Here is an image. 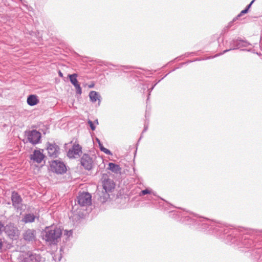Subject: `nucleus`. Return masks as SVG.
<instances>
[{
	"label": "nucleus",
	"instance_id": "obj_1",
	"mask_svg": "<svg viewBox=\"0 0 262 262\" xmlns=\"http://www.w3.org/2000/svg\"><path fill=\"white\" fill-rule=\"evenodd\" d=\"M178 215L183 219V222L187 224L200 225L202 229L211 230L213 232L216 233L219 236H221L222 233L224 235H227L226 239L228 242L236 244L241 247L250 248L254 245L252 235L248 234L247 232L246 233L245 230L233 228L208 219L199 216L191 212L186 215V213L183 212L179 213Z\"/></svg>",
	"mask_w": 262,
	"mask_h": 262
},
{
	"label": "nucleus",
	"instance_id": "obj_2",
	"mask_svg": "<svg viewBox=\"0 0 262 262\" xmlns=\"http://www.w3.org/2000/svg\"><path fill=\"white\" fill-rule=\"evenodd\" d=\"M62 234V229L55 225L46 227L42 232V239L49 245H57Z\"/></svg>",
	"mask_w": 262,
	"mask_h": 262
},
{
	"label": "nucleus",
	"instance_id": "obj_3",
	"mask_svg": "<svg viewBox=\"0 0 262 262\" xmlns=\"http://www.w3.org/2000/svg\"><path fill=\"white\" fill-rule=\"evenodd\" d=\"M250 45V43L247 40L242 39L240 37L229 39L227 40L225 43V47L228 48L223 51V53H225L232 50L239 49L243 47H247Z\"/></svg>",
	"mask_w": 262,
	"mask_h": 262
},
{
	"label": "nucleus",
	"instance_id": "obj_4",
	"mask_svg": "<svg viewBox=\"0 0 262 262\" xmlns=\"http://www.w3.org/2000/svg\"><path fill=\"white\" fill-rule=\"evenodd\" d=\"M50 167L53 172L58 174H63L67 171V167L64 163L57 160L51 162Z\"/></svg>",
	"mask_w": 262,
	"mask_h": 262
},
{
	"label": "nucleus",
	"instance_id": "obj_5",
	"mask_svg": "<svg viewBox=\"0 0 262 262\" xmlns=\"http://www.w3.org/2000/svg\"><path fill=\"white\" fill-rule=\"evenodd\" d=\"M11 199L13 207L17 210H21L23 199L20 195L16 191H13L12 192Z\"/></svg>",
	"mask_w": 262,
	"mask_h": 262
},
{
	"label": "nucleus",
	"instance_id": "obj_6",
	"mask_svg": "<svg viewBox=\"0 0 262 262\" xmlns=\"http://www.w3.org/2000/svg\"><path fill=\"white\" fill-rule=\"evenodd\" d=\"M91 198L90 193L83 192L79 193L77 196V202L81 206H87L91 204Z\"/></svg>",
	"mask_w": 262,
	"mask_h": 262
},
{
	"label": "nucleus",
	"instance_id": "obj_7",
	"mask_svg": "<svg viewBox=\"0 0 262 262\" xmlns=\"http://www.w3.org/2000/svg\"><path fill=\"white\" fill-rule=\"evenodd\" d=\"M48 156L51 158H57L60 154L59 146L54 143H48L47 146Z\"/></svg>",
	"mask_w": 262,
	"mask_h": 262
},
{
	"label": "nucleus",
	"instance_id": "obj_8",
	"mask_svg": "<svg viewBox=\"0 0 262 262\" xmlns=\"http://www.w3.org/2000/svg\"><path fill=\"white\" fill-rule=\"evenodd\" d=\"M93 162V158L87 154H83L80 159L81 165L85 169L88 170H90L92 168Z\"/></svg>",
	"mask_w": 262,
	"mask_h": 262
},
{
	"label": "nucleus",
	"instance_id": "obj_9",
	"mask_svg": "<svg viewBox=\"0 0 262 262\" xmlns=\"http://www.w3.org/2000/svg\"><path fill=\"white\" fill-rule=\"evenodd\" d=\"M41 134L38 131L33 129L28 134V140L32 144H36L40 141Z\"/></svg>",
	"mask_w": 262,
	"mask_h": 262
},
{
	"label": "nucleus",
	"instance_id": "obj_10",
	"mask_svg": "<svg viewBox=\"0 0 262 262\" xmlns=\"http://www.w3.org/2000/svg\"><path fill=\"white\" fill-rule=\"evenodd\" d=\"M23 236L27 243H33L36 240V231L34 229H28L23 233Z\"/></svg>",
	"mask_w": 262,
	"mask_h": 262
},
{
	"label": "nucleus",
	"instance_id": "obj_11",
	"mask_svg": "<svg viewBox=\"0 0 262 262\" xmlns=\"http://www.w3.org/2000/svg\"><path fill=\"white\" fill-rule=\"evenodd\" d=\"M82 153V147L78 144H74L72 148L70 149L67 156L70 158H75Z\"/></svg>",
	"mask_w": 262,
	"mask_h": 262
},
{
	"label": "nucleus",
	"instance_id": "obj_12",
	"mask_svg": "<svg viewBox=\"0 0 262 262\" xmlns=\"http://www.w3.org/2000/svg\"><path fill=\"white\" fill-rule=\"evenodd\" d=\"M40 256L31 251H28L20 262H38Z\"/></svg>",
	"mask_w": 262,
	"mask_h": 262
},
{
	"label": "nucleus",
	"instance_id": "obj_13",
	"mask_svg": "<svg viewBox=\"0 0 262 262\" xmlns=\"http://www.w3.org/2000/svg\"><path fill=\"white\" fill-rule=\"evenodd\" d=\"M45 158L44 155L40 150H34L30 155V159L34 162L40 163Z\"/></svg>",
	"mask_w": 262,
	"mask_h": 262
},
{
	"label": "nucleus",
	"instance_id": "obj_14",
	"mask_svg": "<svg viewBox=\"0 0 262 262\" xmlns=\"http://www.w3.org/2000/svg\"><path fill=\"white\" fill-rule=\"evenodd\" d=\"M5 232L11 238H13L17 235L18 230L14 226L10 225H7L5 227Z\"/></svg>",
	"mask_w": 262,
	"mask_h": 262
},
{
	"label": "nucleus",
	"instance_id": "obj_15",
	"mask_svg": "<svg viewBox=\"0 0 262 262\" xmlns=\"http://www.w3.org/2000/svg\"><path fill=\"white\" fill-rule=\"evenodd\" d=\"M115 187L113 181L110 179H105L103 181V188L105 191L110 192Z\"/></svg>",
	"mask_w": 262,
	"mask_h": 262
},
{
	"label": "nucleus",
	"instance_id": "obj_16",
	"mask_svg": "<svg viewBox=\"0 0 262 262\" xmlns=\"http://www.w3.org/2000/svg\"><path fill=\"white\" fill-rule=\"evenodd\" d=\"M27 101L29 105L34 106L39 102V100L36 95H31L28 96Z\"/></svg>",
	"mask_w": 262,
	"mask_h": 262
},
{
	"label": "nucleus",
	"instance_id": "obj_17",
	"mask_svg": "<svg viewBox=\"0 0 262 262\" xmlns=\"http://www.w3.org/2000/svg\"><path fill=\"white\" fill-rule=\"evenodd\" d=\"M90 100L92 102H95L97 100L99 101V104L100 102V96L98 92L96 91H91L89 93Z\"/></svg>",
	"mask_w": 262,
	"mask_h": 262
},
{
	"label": "nucleus",
	"instance_id": "obj_18",
	"mask_svg": "<svg viewBox=\"0 0 262 262\" xmlns=\"http://www.w3.org/2000/svg\"><path fill=\"white\" fill-rule=\"evenodd\" d=\"M36 216L32 213L26 214L24 215L21 221L25 223H32L34 222Z\"/></svg>",
	"mask_w": 262,
	"mask_h": 262
},
{
	"label": "nucleus",
	"instance_id": "obj_19",
	"mask_svg": "<svg viewBox=\"0 0 262 262\" xmlns=\"http://www.w3.org/2000/svg\"><path fill=\"white\" fill-rule=\"evenodd\" d=\"M108 191H102L99 194V198L98 199L100 202L102 203L105 202L109 198L110 195L108 194Z\"/></svg>",
	"mask_w": 262,
	"mask_h": 262
},
{
	"label": "nucleus",
	"instance_id": "obj_20",
	"mask_svg": "<svg viewBox=\"0 0 262 262\" xmlns=\"http://www.w3.org/2000/svg\"><path fill=\"white\" fill-rule=\"evenodd\" d=\"M110 170L112 171L115 172V173H118L120 171L121 168L120 166L113 163H110L108 164V168Z\"/></svg>",
	"mask_w": 262,
	"mask_h": 262
},
{
	"label": "nucleus",
	"instance_id": "obj_21",
	"mask_svg": "<svg viewBox=\"0 0 262 262\" xmlns=\"http://www.w3.org/2000/svg\"><path fill=\"white\" fill-rule=\"evenodd\" d=\"M146 194H149V195H153L154 196H156V194L155 192L152 191L151 189H149L148 188L145 189L144 190H143L141 191V192L139 193V195L140 196H142L143 195H145Z\"/></svg>",
	"mask_w": 262,
	"mask_h": 262
},
{
	"label": "nucleus",
	"instance_id": "obj_22",
	"mask_svg": "<svg viewBox=\"0 0 262 262\" xmlns=\"http://www.w3.org/2000/svg\"><path fill=\"white\" fill-rule=\"evenodd\" d=\"M68 76L70 82L73 85L78 83V81L77 79V77L78 76V75L77 74L74 73L71 75H69Z\"/></svg>",
	"mask_w": 262,
	"mask_h": 262
},
{
	"label": "nucleus",
	"instance_id": "obj_23",
	"mask_svg": "<svg viewBox=\"0 0 262 262\" xmlns=\"http://www.w3.org/2000/svg\"><path fill=\"white\" fill-rule=\"evenodd\" d=\"M74 86L75 88L76 93L78 95H81L82 93V89L79 83L75 84Z\"/></svg>",
	"mask_w": 262,
	"mask_h": 262
},
{
	"label": "nucleus",
	"instance_id": "obj_24",
	"mask_svg": "<svg viewBox=\"0 0 262 262\" xmlns=\"http://www.w3.org/2000/svg\"><path fill=\"white\" fill-rule=\"evenodd\" d=\"M88 123L89 124V125L92 130H94L96 129V126L94 125V123L92 121L89 119L88 121Z\"/></svg>",
	"mask_w": 262,
	"mask_h": 262
},
{
	"label": "nucleus",
	"instance_id": "obj_25",
	"mask_svg": "<svg viewBox=\"0 0 262 262\" xmlns=\"http://www.w3.org/2000/svg\"><path fill=\"white\" fill-rule=\"evenodd\" d=\"M73 231L72 230H65L64 232V234L66 235L68 237H70L72 236Z\"/></svg>",
	"mask_w": 262,
	"mask_h": 262
},
{
	"label": "nucleus",
	"instance_id": "obj_26",
	"mask_svg": "<svg viewBox=\"0 0 262 262\" xmlns=\"http://www.w3.org/2000/svg\"><path fill=\"white\" fill-rule=\"evenodd\" d=\"M101 151H103V152H104L105 154H107L108 155H112L111 151L109 149H107V148H106L105 147L104 148H102V149Z\"/></svg>",
	"mask_w": 262,
	"mask_h": 262
},
{
	"label": "nucleus",
	"instance_id": "obj_27",
	"mask_svg": "<svg viewBox=\"0 0 262 262\" xmlns=\"http://www.w3.org/2000/svg\"><path fill=\"white\" fill-rule=\"evenodd\" d=\"M248 12L247 9H245L244 10H242L240 13L237 16L236 19L237 18V17H241L242 15H243L244 14H246Z\"/></svg>",
	"mask_w": 262,
	"mask_h": 262
},
{
	"label": "nucleus",
	"instance_id": "obj_28",
	"mask_svg": "<svg viewBox=\"0 0 262 262\" xmlns=\"http://www.w3.org/2000/svg\"><path fill=\"white\" fill-rule=\"evenodd\" d=\"M156 84H157V83H155L151 88L148 89V96L147 99H149V96L150 94V93L152 91V90L154 89V87L156 86Z\"/></svg>",
	"mask_w": 262,
	"mask_h": 262
},
{
	"label": "nucleus",
	"instance_id": "obj_29",
	"mask_svg": "<svg viewBox=\"0 0 262 262\" xmlns=\"http://www.w3.org/2000/svg\"><path fill=\"white\" fill-rule=\"evenodd\" d=\"M254 1H255V0L252 1L247 6V7L245 9H247L248 11L249 9L250 8V7H251V5H252V4L254 3Z\"/></svg>",
	"mask_w": 262,
	"mask_h": 262
},
{
	"label": "nucleus",
	"instance_id": "obj_30",
	"mask_svg": "<svg viewBox=\"0 0 262 262\" xmlns=\"http://www.w3.org/2000/svg\"><path fill=\"white\" fill-rule=\"evenodd\" d=\"M3 227L4 225L0 222V234L2 232Z\"/></svg>",
	"mask_w": 262,
	"mask_h": 262
},
{
	"label": "nucleus",
	"instance_id": "obj_31",
	"mask_svg": "<svg viewBox=\"0 0 262 262\" xmlns=\"http://www.w3.org/2000/svg\"><path fill=\"white\" fill-rule=\"evenodd\" d=\"M98 145H99V148H100V150L101 151L102 149V148H104V147L103 146L101 142L100 143L98 144Z\"/></svg>",
	"mask_w": 262,
	"mask_h": 262
},
{
	"label": "nucleus",
	"instance_id": "obj_32",
	"mask_svg": "<svg viewBox=\"0 0 262 262\" xmlns=\"http://www.w3.org/2000/svg\"><path fill=\"white\" fill-rule=\"evenodd\" d=\"M147 128H148L147 126L145 125V126H144V129H143V132H142V133H144V132H146V131L147 130Z\"/></svg>",
	"mask_w": 262,
	"mask_h": 262
},
{
	"label": "nucleus",
	"instance_id": "obj_33",
	"mask_svg": "<svg viewBox=\"0 0 262 262\" xmlns=\"http://www.w3.org/2000/svg\"><path fill=\"white\" fill-rule=\"evenodd\" d=\"M95 139H96V142L98 143V144H99L101 143L100 140L98 138L96 137Z\"/></svg>",
	"mask_w": 262,
	"mask_h": 262
},
{
	"label": "nucleus",
	"instance_id": "obj_34",
	"mask_svg": "<svg viewBox=\"0 0 262 262\" xmlns=\"http://www.w3.org/2000/svg\"><path fill=\"white\" fill-rule=\"evenodd\" d=\"M58 74H59V76L60 77H63V74L61 73V72L60 71H59Z\"/></svg>",
	"mask_w": 262,
	"mask_h": 262
},
{
	"label": "nucleus",
	"instance_id": "obj_35",
	"mask_svg": "<svg viewBox=\"0 0 262 262\" xmlns=\"http://www.w3.org/2000/svg\"><path fill=\"white\" fill-rule=\"evenodd\" d=\"M146 199L148 200H151L152 199V198L151 195H150L149 196H147Z\"/></svg>",
	"mask_w": 262,
	"mask_h": 262
},
{
	"label": "nucleus",
	"instance_id": "obj_36",
	"mask_svg": "<svg viewBox=\"0 0 262 262\" xmlns=\"http://www.w3.org/2000/svg\"><path fill=\"white\" fill-rule=\"evenodd\" d=\"M224 54V53H223H223H220V54H216V55H215V56H214L213 57H212V58H213V57H217V56H219V55H222V54Z\"/></svg>",
	"mask_w": 262,
	"mask_h": 262
},
{
	"label": "nucleus",
	"instance_id": "obj_37",
	"mask_svg": "<svg viewBox=\"0 0 262 262\" xmlns=\"http://www.w3.org/2000/svg\"><path fill=\"white\" fill-rule=\"evenodd\" d=\"M2 247H3V243H2L1 239H0V249H1L2 248Z\"/></svg>",
	"mask_w": 262,
	"mask_h": 262
},
{
	"label": "nucleus",
	"instance_id": "obj_38",
	"mask_svg": "<svg viewBox=\"0 0 262 262\" xmlns=\"http://www.w3.org/2000/svg\"><path fill=\"white\" fill-rule=\"evenodd\" d=\"M94 123H96L97 125L98 124V121L97 119H96V120L94 121Z\"/></svg>",
	"mask_w": 262,
	"mask_h": 262
},
{
	"label": "nucleus",
	"instance_id": "obj_39",
	"mask_svg": "<svg viewBox=\"0 0 262 262\" xmlns=\"http://www.w3.org/2000/svg\"><path fill=\"white\" fill-rule=\"evenodd\" d=\"M94 84H91L89 86V88H93Z\"/></svg>",
	"mask_w": 262,
	"mask_h": 262
},
{
	"label": "nucleus",
	"instance_id": "obj_40",
	"mask_svg": "<svg viewBox=\"0 0 262 262\" xmlns=\"http://www.w3.org/2000/svg\"><path fill=\"white\" fill-rule=\"evenodd\" d=\"M210 58H211V57H208L207 58V59H210Z\"/></svg>",
	"mask_w": 262,
	"mask_h": 262
},
{
	"label": "nucleus",
	"instance_id": "obj_41",
	"mask_svg": "<svg viewBox=\"0 0 262 262\" xmlns=\"http://www.w3.org/2000/svg\"><path fill=\"white\" fill-rule=\"evenodd\" d=\"M200 59H196V60H200Z\"/></svg>",
	"mask_w": 262,
	"mask_h": 262
},
{
	"label": "nucleus",
	"instance_id": "obj_42",
	"mask_svg": "<svg viewBox=\"0 0 262 262\" xmlns=\"http://www.w3.org/2000/svg\"><path fill=\"white\" fill-rule=\"evenodd\" d=\"M141 139V137H140V139H139V140H140ZM139 141H138V142H139Z\"/></svg>",
	"mask_w": 262,
	"mask_h": 262
}]
</instances>
